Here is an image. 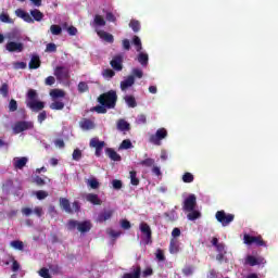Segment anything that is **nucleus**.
<instances>
[{
  "mask_svg": "<svg viewBox=\"0 0 278 278\" xmlns=\"http://www.w3.org/2000/svg\"><path fill=\"white\" fill-rule=\"evenodd\" d=\"M97 101L100 105L108 108V110H114V108H116V103L118 102V94L116 93V90H109L101 93Z\"/></svg>",
  "mask_w": 278,
  "mask_h": 278,
  "instance_id": "nucleus-1",
  "label": "nucleus"
},
{
  "mask_svg": "<svg viewBox=\"0 0 278 278\" xmlns=\"http://www.w3.org/2000/svg\"><path fill=\"white\" fill-rule=\"evenodd\" d=\"M26 108L31 112H40L45 110V102L38 101V92L35 89H29L26 94Z\"/></svg>",
  "mask_w": 278,
  "mask_h": 278,
  "instance_id": "nucleus-2",
  "label": "nucleus"
},
{
  "mask_svg": "<svg viewBox=\"0 0 278 278\" xmlns=\"http://www.w3.org/2000/svg\"><path fill=\"white\" fill-rule=\"evenodd\" d=\"M67 229L70 231L77 229L80 233H88V231L92 229V223H90V220L78 222L75 219H71L67 223Z\"/></svg>",
  "mask_w": 278,
  "mask_h": 278,
  "instance_id": "nucleus-3",
  "label": "nucleus"
},
{
  "mask_svg": "<svg viewBox=\"0 0 278 278\" xmlns=\"http://www.w3.org/2000/svg\"><path fill=\"white\" fill-rule=\"evenodd\" d=\"M215 218H216L217 223H220V225L223 227H227V226L231 225V223H233L236 215H233L231 213L227 214L224 210H222V211L216 212Z\"/></svg>",
  "mask_w": 278,
  "mask_h": 278,
  "instance_id": "nucleus-4",
  "label": "nucleus"
},
{
  "mask_svg": "<svg viewBox=\"0 0 278 278\" xmlns=\"http://www.w3.org/2000/svg\"><path fill=\"white\" fill-rule=\"evenodd\" d=\"M167 137L168 130H166V128H159L155 134L149 137V142H151V144L160 147L162 144V140H164Z\"/></svg>",
  "mask_w": 278,
  "mask_h": 278,
  "instance_id": "nucleus-5",
  "label": "nucleus"
},
{
  "mask_svg": "<svg viewBox=\"0 0 278 278\" xmlns=\"http://www.w3.org/2000/svg\"><path fill=\"white\" fill-rule=\"evenodd\" d=\"M243 244L251 247V244H256V247H266V241L262 238V236H251L249 233L243 235Z\"/></svg>",
  "mask_w": 278,
  "mask_h": 278,
  "instance_id": "nucleus-6",
  "label": "nucleus"
},
{
  "mask_svg": "<svg viewBox=\"0 0 278 278\" xmlns=\"http://www.w3.org/2000/svg\"><path fill=\"white\" fill-rule=\"evenodd\" d=\"M28 129H34L33 122L20 121L13 126L14 134H23V131H27Z\"/></svg>",
  "mask_w": 278,
  "mask_h": 278,
  "instance_id": "nucleus-7",
  "label": "nucleus"
},
{
  "mask_svg": "<svg viewBox=\"0 0 278 278\" xmlns=\"http://www.w3.org/2000/svg\"><path fill=\"white\" fill-rule=\"evenodd\" d=\"M89 147L96 149V157H101V154L103 153V147H105V141H99V138L94 137L90 140Z\"/></svg>",
  "mask_w": 278,
  "mask_h": 278,
  "instance_id": "nucleus-8",
  "label": "nucleus"
},
{
  "mask_svg": "<svg viewBox=\"0 0 278 278\" xmlns=\"http://www.w3.org/2000/svg\"><path fill=\"white\" fill-rule=\"evenodd\" d=\"M197 207V195L189 194V197L184 201L182 210L184 212H192Z\"/></svg>",
  "mask_w": 278,
  "mask_h": 278,
  "instance_id": "nucleus-9",
  "label": "nucleus"
},
{
  "mask_svg": "<svg viewBox=\"0 0 278 278\" xmlns=\"http://www.w3.org/2000/svg\"><path fill=\"white\" fill-rule=\"evenodd\" d=\"M139 229H140L141 233H143L146 236V244H151L152 238H153V231L151 230V226H149V224L142 222L139 225Z\"/></svg>",
  "mask_w": 278,
  "mask_h": 278,
  "instance_id": "nucleus-10",
  "label": "nucleus"
},
{
  "mask_svg": "<svg viewBox=\"0 0 278 278\" xmlns=\"http://www.w3.org/2000/svg\"><path fill=\"white\" fill-rule=\"evenodd\" d=\"M5 49L9 53H23L25 46L22 42L9 41L5 45Z\"/></svg>",
  "mask_w": 278,
  "mask_h": 278,
  "instance_id": "nucleus-11",
  "label": "nucleus"
},
{
  "mask_svg": "<svg viewBox=\"0 0 278 278\" xmlns=\"http://www.w3.org/2000/svg\"><path fill=\"white\" fill-rule=\"evenodd\" d=\"M54 76L59 81H62L63 79H68L71 75L68 74V68L64 66H56L54 70Z\"/></svg>",
  "mask_w": 278,
  "mask_h": 278,
  "instance_id": "nucleus-12",
  "label": "nucleus"
},
{
  "mask_svg": "<svg viewBox=\"0 0 278 278\" xmlns=\"http://www.w3.org/2000/svg\"><path fill=\"white\" fill-rule=\"evenodd\" d=\"M113 71L121 72L123 71V54H116L110 62Z\"/></svg>",
  "mask_w": 278,
  "mask_h": 278,
  "instance_id": "nucleus-13",
  "label": "nucleus"
},
{
  "mask_svg": "<svg viewBox=\"0 0 278 278\" xmlns=\"http://www.w3.org/2000/svg\"><path fill=\"white\" fill-rule=\"evenodd\" d=\"M142 275V267L140 265L134 266L131 273H125L121 278H140Z\"/></svg>",
  "mask_w": 278,
  "mask_h": 278,
  "instance_id": "nucleus-14",
  "label": "nucleus"
},
{
  "mask_svg": "<svg viewBox=\"0 0 278 278\" xmlns=\"http://www.w3.org/2000/svg\"><path fill=\"white\" fill-rule=\"evenodd\" d=\"M27 162H29V159H27L26 156L15 157L13 159V166L18 170H23V168L27 166Z\"/></svg>",
  "mask_w": 278,
  "mask_h": 278,
  "instance_id": "nucleus-15",
  "label": "nucleus"
},
{
  "mask_svg": "<svg viewBox=\"0 0 278 278\" xmlns=\"http://www.w3.org/2000/svg\"><path fill=\"white\" fill-rule=\"evenodd\" d=\"M40 64H42L40 55L33 54L28 63V68H30V71H36L37 68H40Z\"/></svg>",
  "mask_w": 278,
  "mask_h": 278,
  "instance_id": "nucleus-16",
  "label": "nucleus"
},
{
  "mask_svg": "<svg viewBox=\"0 0 278 278\" xmlns=\"http://www.w3.org/2000/svg\"><path fill=\"white\" fill-rule=\"evenodd\" d=\"M136 84V78L134 76H128L126 79L121 81V90L125 92L127 89L131 88Z\"/></svg>",
  "mask_w": 278,
  "mask_h": 278,
  "instance_id": "nucleus-17",
  "label": "nucleus"
},
{
  "mask_svg": "<svg viewBox=\"0 0 278 278\" xmlns=\"http://www.w3.org/2000/svg\"><path fill=\"white\" fill-rule=\"evenodd\" d=\"M97 35L99 38H101V40H104V42H109L110 45L114 42V35L105 30H97Z\"/></svg>",
  "mask_w": 278,
  "mask_h": 278,
  "instance_id": "nucleus-18",
  "label": "nucleus"
},
{
  "mask_svg": "<svg viewBox=\"0 0 278 278\" xmlns=\"http://www.w3.org/2000/svg\"><path fill=\"white\" fill-rule=\"evenodd\" d=\"M15 14L18 16V18H23L25 23H34L31 15H29V13L25 12L23 9H17Z\"/></svg>",
  "mask_w": 278,
  "mask_h": 278,
  "instance_id": "nucleus-19",
  "label": "nucleus"
},
{
  "mask_svg": "<svg viewBox=\"0 0 278 278\" xmlns=\"http://www.w3.org/2000/svg\"><path fill=\"white\" fill-rule=\"evenodd\" d=\"M60 206L66 214H73V208L71 207V202L66 198H60L59 200Z\"/></svg>",
  "mask_w": 278,
  "mask_h": 278,
  "instance_id": "nucleus-20",
  "label": "nucleus"
},
{
  "mask_svg": "<svg viewBox=\"0 0 278 278\" xmlns=\"http://www.w3.org/2000/svg\"><path fill=\"white\" fill-rule=\"evenodd\" d=\"M105 153H106L108 157H110V160H112L113 162H121V160H122L121 154H118L112 148H106Z\"/></svg>",
  "mask_w": 278,
  "mask_h": 278,
  "instance_id": "nucleus-21",
  "label": "nucleus"
},
{
  "mask_svg": "<svg viewBox=\"0 0 278 278\" xmlns=\"http://www.w3.org/2000/svg\"><path fill=\"white\" fill-rule=\"evenodd\" d=\"M112 216H114L113 210L104 211L98 215V223H105V220H110Z\"/></svg>",
  "mask_w": 278,
  "mask_h": 278,
  "instance_id": "nucleus-22",
  "label": "nucleus"
},
{
  "mask_svg": "<svg viewBox=\"0 0 278 278\" xmlns=\"http://www.w3.org/2000/svg\"><path fill=\"white\" fill-rule=\"evenodd\" d=\"M169 253L172 255H177L179 253V240L172 238L169 241Z\"/></svg>",
  "mask_w": 278,
  "mask_h": 278,
  "instance_id": "nucleus-23",
  "label": "nucleus"
},
{
  "mask_svg": "<svg viewBox=\"0 0 278 278\" xmlns=\"http://www.w3.org/2000/svg\"><path fill=\"white\" fill-rule=\"evenodd\" d=\"M86 201H88L92 205H101V203H103V201L99 199V195L97 193H88L86 195Z\"/></svg>",
  "mask_w": 278,
  "mask_h": 278,
  "instance_id": "nucleus-24",
  "label": "nucleus"
},
{
  "mask_svg": "<svg viewBox=\"0 0 278 278\" xmlns=\"http://www.w3.org/2000/svg\"><path fill=\"white\" fill-rule=\"evenodd\" d=\"M50 97L53 100L64 99L66 97V92H64V90H62V89H52L50 91Z\"/></svg>",
  "mask_w": 278,
  "mask_h": 278,
  "instance_id": "nucleus-25",
  "label": "nucleus"
},
{
  "mask_svg": "<svg viewBox=\"0 0 278 278\" xmlns=\"http://www.w3.org/2000/svg\"><path fill=\"white\" fill-rule=\"evenodd\" d=\"M30 16L33 17L34 22L36 21L37 23H40V21L45 18V13L38 9H35L30 11Z\"/></svg>",
  "mask_w": 278,
  "mask_h": 278,
  "instance_id": "nucleus-26",
  "label": "nucleus"
},
{
  "mask_svg": "<svg viewBox=\"0 0 278 278\" xmlns=\"http://www.w3.org/2000/svg\"><path fill=\"white\" fill-rule=\"evenodd\" d=\"M260 260L253 255H248L244 260V265L245 266H258Z\"/></svg>",
  "mask_w": 278,
  "mask_h": 278,
  "instance_id": "nucleus-27",
  "label": "nucleus"
},
{
  "mask_svg": "<svg viewBox=\"0 0 278 278\" xmlns=\"http://www.w3.org/2000/svg\"><path fill=\"white\" fill-rule=\"evenodd\" d=\"M137 60L141 66H148L149 65V54L144 52H140L137 56Z\"/></svg>",
  "mask_w": 278,
  "mask_h": 278,
  "instance_id": "nucleus-28",
  "label": "nucleus"
},
{
  "mask_svg": "<svg viewBox=\"0 0 278 278\" xmlns=\"http://www.w3.org/2000/svg\"><path fill=\"white\" fill-rule=\"evenodd\" d=\"M93 27H105V18L99 14L94 15Z\"/></svg>",
  "mask_w": 278,
  "mask_h": 278,
  "instance_id": "nucleus-29",
  "label": "nucleus"
},
{
  "mask_svg": "<svg viewBox=\"0 0 278 278\" xmlns=\"http://www.w3.org/2000/svg\"><path fill=\"white\" fill-rule=\"evenodd\" d=\"M124 101L128 108H137L138 105V102H136V98L134 96H125Z\"/></svg>",
  "mask_w": 278,
  "mask_h": 278,
  "instance_id": "nucleus-30",
  "label": "nucleus"
},
{
  "mask_svg": "<svg viewBox=\"0 0 278 278\" xmlns=\"http://www.w3.org/2000/svg\"><path fill=\"white\" fill-rule=\"evenodd\" d=\"M10 247L15 249V251H24L25 243H23V241H21V240H14V241L10 242Z\"/></svg>",
  "mask_w": 278,
  "mask_h": 278,
  "instance_id": "nucleus-31",
  "label": "nucleus"
},
{
  "mask_svg": "<svg viewBox=\"0 0 278 278\" xmlns=\"http://www.w3.org/2000/svg\"><path fill=\"white\" fill-rule=\"evenodd\" d=\"M86 184L89 188H91V190H98L100 186L99 180H97L94 177L87 179Z\"/></svg>",
  "mask_w": 278,
  "mask_h": 278,
  "instance_id": "nucleus-32",
  "label": "nucleus"
},
{
  "mask_svg": "<svg viewBox=\"0 0 278 278\" xmlns=\"http://www.w3.org/2000/svg\"><path fill=\"white\" fill-rule=\"evenodd\" d=\"M131 186H140V179L138 178V173L136 170L129 172Z\"/></svg>",
  "mask_w": 278,
  "mask_h": 278,
  "instance_id": "nucleus-33",
  "label": "nucleus"
},
{
  "mask_svg": "<svg viewBox=\"0 0 278 278\" xmlns=\"http://www.w3.org/2000/svg\"><path fill=\"white\" fill-rule=\"evenodd\" d=\"M139 165L144 166L146 168H151L152 166H155V160L148 157L146 160L140 161Z\"/></svg>",
  "mask_w": 278,
  "mask_h": 278,
  "instance_id": "nucleus-34",
  "label": "nucleus"
},
{
  "mask_svg": "<svg viewBox=\"0 0 278 278\" xmlns=\"http://www.w3.org/2000/svg\"><path fill=\"white\" fill-rule=\"evenodd\" d=\"M117 129H119V131H129V123L125 119H119L117 122Z\"/></svg>",
  "mask_w": 278,
  "mask_h": 278,
  "instance_id": "nucleus-35",
  "label": "nucleus"
},
{
  "mask_svg": "<svg viewBox=\"0 0 278 278\" xmlns=\"http://www.w3.org/2000/svg\"><path fill=\"white\" fill-rule=\"evenodd\" d=\"M81 129H94V123L90 119H84L80 122Z\"/></svg>",
  "mask_w": 278,
  "mask_h": 278,
  "instance_id": "nucleus-36",
  "label": "nucleus"
},
{
  "mask_svg": "<svg viewBox=\"0 0 278 278\" xmlns=\"http://www.w3.org/2000/svg\"><path fill=\"white\" fill-rule=\"evenodd\" d=\"M50 110H64V102L53 100V102L50 104Z\"/></svg>",
  "mask_w": 278,
  "mask_h": 278,
  "instance_id": "nucleus-37",
  "label": "nucleus"
},
{
  "mask_svg": "<svg viewBox=\"0 0 278 278\" xmlns=\"http://www.w3.org/2000/svg\"><path fill=\"white\" fill-rule=\"evenodd\" d=\"M187 218L188 220H197V218H201V212L193 208V211H189Z\"/></svg>",
  "mask_w": 278,
  "mask_h": 278,
  "instance_id": "nucleus-38",
  "label": "nucleus"
},
{
  "mask_svg": "<svg viewBox=\"0 0 278 278\" xmlns=\"http://www.w3.org/2000/svg\"><path fill=\"white\" fill-rule=\"evenodd\" d=\"M132 45L136 47V51L138 52L142 51V40H140V37L134 36Z\"/></svg>",
  "mask_w": 278,
  "mask_h": 278,
  "instance_id": "nucleus-39",
  "label": "nucleus"
},
{
  "mask_svg": "<svg viewBox=\"0 0 278 278\" xmlns=\"http://www.w3.org/2000/svg\"><path fill=\"white\" fill-rule=\"evenodd\" d=\"M0 94L5 99L8 98V94H10V86L8 83H4L0 87Z\"/></svg>",
  "mask_w": 278,
  "mask_h": 278,
  "instance_id": "nucleus-40",
  "label": "nucleus"
},
{
  "mask_svg": "<svg viewBox=\"0 0 278 278\" xmlns=\"http://www.w3.org/2000/svg\"><path fill=\"white\" fill-rule=\"evenodd\" d=\"M129 27L132 29L135 34H138V31H140V22L137 20H131L129 22Z\"/></svg>",
  "mask_w": 278,
  "mask_h": 278,
  "instance_id": "nucleus-41",
  "label": "nucleus"
},
{
  "mask_svg": "<svg viewBox=\"0 0 278 278\" xmlns=\"http://www.w3.org/2000/svg\"><path fill=\"white\" fill-rule=\"evenodd\" d=\"M182 181L184 184H192V181H194V175H192L190 172H186L182 175Z\"/></svg>",
  "mask_w": 278,
  "mask_h": 278,
  "instance_id": "nucleus-42",
  "label": "nucleus"
},
{
  "mask_svg": "<svg viewBox=\"0 0 278 278\" xmlns=\"http://www.w3.org/2000/svg\"><path fill=\"white\" fill-rule=\"evenodd\" d=\"M50 31L52 36H60L62 34V26L53 24L50 26Z\"/></svg>",
  "mask_w": 278,
  "mask_h": 278,
  "instance_id": "nucleus-43",
  "label": "nucleus"
},
{
  "mask_svg": "<svg viewBox=\"0 0 278 278\" xmlns=\"http://www.w3.org/2000/svg\"><path fill=\"white\" fill-rule=\"evenodd\" d=\"M93 112H97V114H108V106L100 104L96 105L92 109Z\"/></svg>",
  "mask_w": 278,
  "mask_h": 278,
  "instance_id": "nucleus-44",
  "label": "nucleus"
},
{
  "mask_svg": "<svg viewBox=\"0 0 278 278\" xmlns=\"http://www.w3.org/2000/svg\"><path fill=\"white\" fill-rule=\"evenodd\" d=\"M88 90H90V87H88V83L80 81L78 84V92H80V94H83L84 92H88Z\"/></svg>",
  "mask_w": 278,
  "mask_h": 278,
  "instance_id": "nucleus-45",
  "label": "nucleus"
},
{
  "mask_svg": "<svg viewBox=\"0 0 278 278\" xmlns=\"http://www.w3.org/2000/svg\"><path fill=\"white\" fill-rule=\"evenodd\" d=\"M103 77H105L106 79H112V77H114V75H116V72H114V70L111 68H106L102 72Z\"/></svg>",
  "mask_w": 278,
  "mask_h": 278,
  "instance_id": "nucleus-46",
  "label": "nucleus"
},
{
  "mask_svg": "<svg viewBox=\"0 0 278 278\" xmlns=\"http://www.w3.org/2000/svg\"><path fill=\"white\" fill-rule=\"evenodd\" d=\"M58 51V46L53 42H50L46 46V53H55Z\"/></svg>",
  "mask_w": 278,
  "mask_h": 278,
  "instance_id": "nucleus-47",
  "label": "nucleus"
},
{
  "mask_svg": "<svg viewBox=\"0 0 278 278\" xmlns=\"http://www.w3.org/2000/svg\"><path fill=\"white\" fill-rule=\"evenodd\" d=\"M11 262H12L11 270L13 273H18V270H21V264L18 263V261H16L14 257H12Z\"/></svg>",
  "mask_w": 278,
  "mask_h": 278,
  "instance_id": "nucleus-48",
  "label": "nucleus"
},
{
  "mask_svg": "<svg viewBox=\"0 0 278 278\" xmlns=\"http://www.w3.org/2000/svg\"><path fill=\"white\" fill-rule=\"evenodd\" d=\"M18 110V102L16 100L11 99L9 102V112H16Z\"/></svg>",
  "mask_w": 278,
  "mask_h": 278,
  "instance_id": "nucleus-49",
  "label": "nucleus"
},
{
  "mask_svg": "<svg viewBox=\"0 0 278 278\" xmlns=\"http://www.w3.org/2000/svg\"><path fill=\"white\" fill-rule=\"evenodd\" d=\"M143 76H144V73L142 72V70H140V68L132 70L134 79H136V77H137V79H142Z\"/></svg>",
  "mask_w": 278,
  "mask_h": 278,
  "instance_id": "nucleus-50",
  "label": "nucleus"
},
{
  "mask_svg": "<svg viewBox=\"0 0 278 278\" xmlns=\"http://www.w3.org/2000/svg\"><path fill=\"white\" fill-rule=\"evenodd\" d=\"M38 275L42 278H52L51 274H49V269L47 267L39 269Z\"/></svg>",
  "mask_w": 278,
  "mask_h": 278,
  "instance_id": "nucleus-51",
  "label": "nucleus"
},
{
  "mask_svg": "<svg viewBox=\"0 0 278 278\" xmlns=\"http://www.w3.org/2000/svg\"><path fill=\"white\" fill-rule=\"evenodd\" d=\"M36 197L39 201H42L43 199H47L49 197V193L43 190H39L36 192Z\"/></svg>",
  "mask_w": 278,
  "mask_h": 278,
  "instance_id": "nucleus-52",
  "label": "nucleus"
},
{
  "mask_svg": "<svg viewBox=\"0 0 278 278\" xmlns=\"http://www.w3.org/2000/svg\"><path fill=\"white\" fill-rule=\"evenodd\" d=\"M131 147H132L131 140L125 139L122 141L119 149H131Z\"/></svg>",
  "mask_w": 278,
  "mask_h": 278,
  "instance_id": "nucleus-53",
  "label": "nucleus"
},
{
  "mask_svg": "<svg viewBox=\"0 0 278 278\" xmlns=\"http://www.w3.org/2000/svg\"><path fill=\"white\" fill-rule=\"evenodd\" d=\"M122 47L124 51H129L131 49V42L129 41V39H123Z\"/></svg>",
  "mask_w": 278,
  "mask_h": 278,
  "instance_id": "nucleus-54",
  "label": "nucleus"
},
{
  "mask_svg": "<svg viewBox=\"0 0 278 278\" xmlns=\"http://www.w3.org/2000/svg\"><path fill=\"white\" fill-rule=\"evenodd\" d=\"M73 160H75V162H79L81 160V150L79 149L74 150Z\"/></svg>",
  "mask_w": 278,
  "mask_h": 278,
  "instance_id": "nucleus-55",
  "label": "nucleus"
},
{
  "mask_svg": "<svg viewBox=\"0 0 278 278\" xmlns=\"http://www.w3.org/2000/svg\"><path fill=\"white\" fill-rule=\"evenodd\" d=\"M192 273H194V268L192 266H187L182 269V274L185 275V277H190Z\"/></svg>",
  "mask_w": 278,
  "mask_h": 278,
  "instance_id": "nucleus-56",
  "label": "nucleus"
},
{
  "mask_svg": "<svg viewBox=\"0 0 278 278\" xmlns=\"http://www.w3.org/2000/svg\"><path fill=\"white\" fill-rule=\"evenodd\" d=\"M112 186H113L114 190H121V188H123V181H121L118 179H114V180H112Z\"/></svg>",
  "mask_w": 278,
  "mask_h": 278,
  "instance_id": "nucleus-57",
  "label": "nucleus"
},
{
  "mask_svg": "<svg viewBox=\"0 0 278 278\" xmlns=\"http://www.w3.org/2000/svg\"><path fill=\"white\" fill-rule=\"evenodd\" d=\"M156 260H159V262H164L166 260V256L164 255V251H162L161 249L156 250Z\"/></svg>",
  "mask_w": 278,
  "mask_h": 278,
  "instance_id": "nucleus-58",
  "label": "nucleus"
},
{
  "mask_svg": "<svg viewBox=\"0 0 278 278\" xmlns=\"http://www.w3.org/2000/svg\"><path fill=\"white\" fill-rule=\"evenodd\" d=\"M105 18L109 23H116V16L112 12H108Z\"/></svg>",
  "mask_w": 278,
  "mask_h": 278,
  "instance_id": "nucleus-59",
  "label": "nucleus"
},
{
  "mask_svg": "<svg viewBox=\"0 0 278 278\" xmlns=\"http://www.w3.org/2000/svg\"><path fill=\"white\" fill-rule=\"evenodd\" d=\"M121 227L122 229H131V223L127 219H122Z\"/></svg>",
  "mask_w": 278,
  "mask_h": 278,
  "instance_id": "nucleus-60",
  "label": "nucleus"
},
{
  "mask_svg": "<svg viewBox=\"0 0 278 278\" xmlns=\"http://www.w3.org/2000/svg\"><path fill=\"white\" fill-rule=\"evenodd\" d=\"M0 21H1V23H12L10 15H8L5 13L0 14Z\"/></svg>",
  "mask_w": 278,
  "mask_h": 278,
  "instance_id": "nucleus-61",
  "label": "nucleus"
},
{
  "mask_svg": "<svg viewBox=\"0 0 278 278\" xmlns=\"http://www.w3.org/2000/svg\"><path fill=\"white\" fill-rule=\"evenodd\" d=\"M137 123H138V125H146L147 115H144V114L138 115Z\"/></svg>",
  "mask_w": 278,
  "mask_h": 278,
  "instance_id": "nucleus-62",
  "label": "nucleus"
},
{
  "mask_svg": "<svg viewBox=\"0 0 278 278\" xmlns=\"http://www.w3.org/2000/svg\"><path fill=\"white\" fill-rule=\"evenodd\" d=\"M45 84H46V86H53V84H55V77H53V76H48V77L45 79Z\"/></svg>",
  "mask_w": 278,
  "mask_h": 278,
  "instance_id": "nucleus-63",
  "label": "nucleus"
},
{
  "mask_svg": "<svg viewBox=\"0 0 278 278\" xmlns=\"http://www.w3.org/2000/svg\"><path fill=\"white\" fill-rule=\"evenodd\" d=\"M151 275H153V268L148 267L142 271V277L147 278V277H151Z\"/></svg>",
  "mask_w": 278,
  "mask_h": 278,
  "instance_id": "nucleus-64",
  "label": "nucleus"
}]
</instances>
